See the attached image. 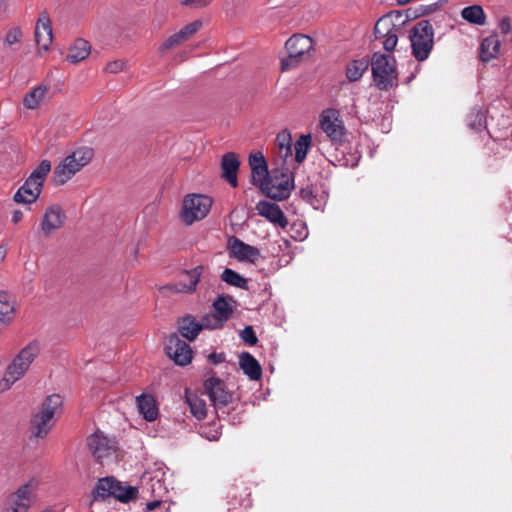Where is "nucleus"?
Returning <instances> with one entry per match:
<instances>
[{
  "mask_svg": "<svg viewBox=\"0 0 512 512\" xmlns=\"http://www.w3.org/2000/svg\"><path fill=\"white\" fill-rule=\"evenodd\" d=\"M6 248L3 246H0V263L4 260L6 256Z\"/></svg>",
  "mask_w": 512,
  "mask_h": 512,
  "instance_id": "obj_56",
  "label": "nucleus"
},
{
  "mask_svg": "<svg viewBox=\"0 0 512 512\" xmlns=\"http://www.w3.org/2000/svg\"><path fill=\"white\" fill-rule=\"evenodd\" d=\"M240 338L243 342L249 345H255L258 342V338L252 328V326H246L240 333Z\"/></svg>",
  "mask_w": 512,
  "mask_h": 512,
  "instance_id": "obj_45",
  "label": "nucleus"
},
{
  "mask_svg": "<svg viewBox=\"0 0 512 512\" xmlns=\"http://www.w3.org/2000/svg\"><path fill=\"white\" fill-rule=\"evenodd\" d=\"M39 352L40 347L36 341H32L25 346L8 365L4 377L0 382V389H9L16 381L21 379L28 371Z\"/></svg>",
  "mask_w": 512,
  "mask_h": 512,
  "instance_id": "obj_2",
  "label": "nucleus"
},
{
  "mask_svg": "<svg viewBox=\"0 0 512 512\" xmlns=\"http://www.w3.org/2000/svg\"><path fill=\"white\" fill-rule=\"evenodd\" d=\"M65 219L66 215L63 209L59 205H51L45 211L41 229L46 235H49L54 230L62 227Z\"/></svg>",
  "mask_w": 512,
  "mask_h": 512,
  "instance_id": "obj_22",
  "label": "nucleus"
},
{
  "mask_svg": "<svg viewBox=\"0 0 512 512\" xmlns=\"http://www.w3.org/2000/svg\"><path fill=\"white\" fill-rule=\"evenodd\" d=\"M285 48L288 52V57L281 60L283 71L296 66L302 57L312 50L313 40L307 35L295 34L286 41Z\"/></svg>",
  "mask_w": 512,
  "mask_h": 512,
  "instance_id": "obj_8",
  "label": "nucleus"
},
{
  "mask_svg": "<svg viewBox=\"0 0 512 512\" xmlns=\"http://www.w3.org/2000/svg\"><path fill=\"white\" fill-rule=\"evenodd\" d=\"M398 31H399V27L397 26L395 28V30H392L391 33H389L383 40L382 42V45H383V48L387 51V52H391L395 49L396 45H397V42H398Z\"/></svg>",
  "mask_w": 512,
  "mask_h": 512,
  "instance_id": "obj_44",
  "label": "nucleus"
},
{
  "mask_svg": "<svg viewBox=\"0 0 512 512\" xmlns=\"http://www.w3.org/2000/svg\"><path fill=\"white\" fill-rule=\"evenodd\" d=\"M212 198L203 194H189L182 204L180 218L186 225H191L202 220L209 213L212 206Z\"/></svg>",
  "mask_w": 512,
  "mask_h": 512,
  "instance_id": "obj_6",
  "label": "nucleus"
},
{
  "mask_svg": "<svg viewBox=\"0 0 512 512\" xmlns=\"http://www.w3.org/2000/svg\"><path fill=\"white\" fill-rule=\"evenodd\" d=\"M42 187L39 183H35L30 179H26L25 183L18 189L14 195L17 203L30 204L33 203L40 195Z\"/></svg>",
  "mask_w": 512,
  "mask_h": 512,
  "instance_id": "obj_26",
  "label": "nucleus"
},
{
  "mask_svg": "<svg viewBox=\"0 0 512 512\" xmlns=\"http://www.w3.org/2000/svg\"><path fill=\"white\" fill-rule=\"evenodd\" d=\"M204 328V318L198 322L195 317L187 315L178 322L179 334L189 341H193Z\"/></svg>",
  "mask_w": 512,
  "mask_h": 512,
  "instance_id": "obj_24",
  "label": "nucleus"
},
{
  "mask_svg": "<svg viewBox=\"0 0 512 512\" xmlns=\"http://www.w3.org/2000/svg\"><path fill=\"white\" fill-rule=\"evenodd\" d=\"M159 504H160V501H159V500H154V501L148 502V503L146 504L145 510H146V511H152V510H154V509H155Z\"/></svg>",
  "mask_w": 512,
  "mask_h": 512,
  "instance_id": "obj_52",
  "label": "nucleus"
},
{
  "mask_svg": "<svg viewBox=\"0 0 512 512\" xmlns=\"http://www.w3.org/2000/svg\"><path fill=\"white\" fill-rule=\"evenodd\" d=\"M294 188V176L292 173H281V177L275 175L271 177L268 184H265L263 193L269 198L276 200H284L290 196Z\"/></svg>",
  "mask_w": 512,
  "mask_h": 512,
  "instance_id": "obj_13",
  "label": "nucleus"
},
{
  "mask_svg": "<svg viewBox=\"0 0 512 512\" xmlns=\"http://www.w3.org/2000/svg\"><path fill=\"white\" fill-rule=\"evenodd\" d=\"M320 127L333 142L340 143L345 136V127L335 109H326L320 115Z\"/></svg>",
  "mask_w": 512,
  "mask_h": 512,
  "instance_id": "obj_10",
  "label": "nucleus"
},
{
  "mask_svg": "<svg viewBox=\"0 0 512 512\" xmlns=\"http://www.w3.org/2000/svg\"><path fill=\"white\" fill-rule=\"evenodd\" d=\"M251 175L253 184L259 187L261 191H263L265 184H268L271 179L267 164L255 166V169L251 170Z\"/></svg>",
  "mask_w": 512,
  "mask_h": 512,
  "instance_id": "obj_42",
  "label": "nucleus"
},
{
  "mask_svg": "<svg viewBox=\"0 0 512 512\" xmlns=\"http://www.w3.org/2000/svg\"><path fill=\"white\" fill-rule=\"evenodd\" d=\"M310 145H311V135L310 134H302L296 140V142L294 144V148H295V161L297 163H301L305 160Z\"/></svg>",
  "mask_w": 512,
  "mask_h": 512,
  "instance_id": "obj_39",
  "label": "nucleus"
},
{
  "mask_svg": "<svg viewBox=\"0 0 512 512\" xmlns=\"http://www.w3.org/2000/svg\"><path fill=\"white\" fill-rule=\"evenodd\" d=\"M436 3L432 5H422L418 10L412 11V9H408L406 11V18L404 20H400L403 16L402 12L396 11L391 12L389 14H386L382 16L375 24L374 27V35L376 39L385 38L389 33L392 32V30H395V28L398 26V24L393 23L392 18L395 17L396 21L399 22V24H404L406 21L410 19L417 18L421 15L430 14L434 11L436 7Z\"/></svg>",
  "mask_w": 512,
  "mask_h": 512,
  "instance_id": "obj_7",
  "label": "nucleus"
},
{
  "mask_svg": "<svg viewBox=\"0 0 512 512\" xmlns=\"http://www.w3.org/2000/svg\"><path fill=\"white\" fill-rule=\"evenodd\" d=\"M184 399L189 406L191 414L198 420H203L207 415L206 403L191 389L186 388L184 391Z\"/></svg>",
  "mask_w": 512,
  "mask_h": 512,
  "instance_id": "obj_29",
  "label": "nucleus"
},
{
  "mask_svg": "<svg viewBox=\"0 0 512 512\" xmlns=\"http://www.w3.org/2000/svg\"><path fill=\"white\" fill-rule=\"evenodd\" d=\"M204 267L198 265L190 270H183L179 274L175 289L181 293H193L196 291L197 284L199 283Z\"/></svg>",
  "mask_w": 512,
  "mask_h": 512,
  "instance_id": "obj_18",
  "label": "nucleus"
},
{
  "mask_svg": "<svg viewBox=\"0 0 512 512\" xmlns=\"http://www.w3.org/2000/svg\"><path fill=\"white\" fill-rule=\"evenodd\" d=\"M371 61L368 58L364 57L361 59H355L349 62L346 66L345 74L347 79L350 82H356L360 80L363 74L369 68Z\"/></svg>",
  "mask_w": 512,
  "mask_h": 512,
  "instance_id": "obj_31",
  "label": "nucleus"
},
{
  "mask_svg": "<svg viewBox=\"0 0 512 512\" xmlns=\"http://www.w3.org/2000/svg\"><path fill=\"white\" fill-rule=\"evenodd\" d=\"M258 214L268 219L271 223L277 224L282 228L288 225L287 218L285 217L282 209L276 203L262 200L256 205Z\"/></svg>",
  "mask_w": 512,
  "mask_h": 512,
  "instance_id": "obj_20",
  "label": "nucleus"
},
{
  "mask_svg": "<svg viewBox=\"0 0 512 512\" xmlns=\"http://www.w3.org/2000/svg\"><path fill=\"white\" fill-rule=\"evenodd\" d=\"M8 6V0H0V13H5L8 10Z\"/></svg>",
  "mask_w": 512,
  "mask_h": 512,
  "instance_id": "obj_55",
  "label": "nucleus"
},
{
  "mask_svg": "<svg viewBox=\"0 0 512 512\" xmlns=\"http://www.w3.org/2000/svg\"><path fill=\"white\" fill-rule=\"evenodd\" d=\"M240 166L238 157L233 152L223 155L221 160L222 177L227 180L232 187H237V172Z\"/></svg>",
  "mask_w": 512,
  "mask_h": 512,
  "instance_id": "obj_23",
  "label": "nucleus"
},
{
  "mask_svg": "<svg viewBox=\"0 0 512 512\" xmlns=\"http://www.w3.org/2000/svg\"><path fill=\"white\" fill-rule=\"evenodd\" d=\"M412 54L421 62L429 57L433 48V28L429 20H420L410 31Z\"/></svg>",
  "mask_w": 512,
  "mask_h": 512,
  "instance_id": "obj_5",
  "label": "nucleus"
},
{
  "mask_svg": "<svg viewBox=\"0 0 512 512\" xmlns=\"http://www.w3.org/2000/svg\"><path fill=\"white\" fill-rule=\"evenodd\" d=\"M229 301H232V297L224 295L214 300L212 313L203 316L206 329L214 330L224 326L233 312Z\"/></svg>",
  "mask_w": 512,
  "mask_h": 512,
  "instance_id": "obj_9",
  "label": "nucleus"
},
{
  "mask_svg": "<svg viewBox=\"0 0 512 512\" xmlns=\"http://www.w3.org/2000/svg\"><path fill=\"white\" fill-rule=\"evenodd\" d=\"M91 51V46L88 41L84 39H77L73 46L69 49L67 60L70 63H78L84 60Z\"/></svg>",
  "mask_w": 512,
  "mask_h": 512,
  "instance_id": "obj_32",
  "label": "nucleus"
},
{
  "mask_svg": "<svg viewBox=\"0 0 512 512\" xmlns=\"http://www.w3.org/2000/svg\"><path fill=\"white\" fill-rule=\"evenodd\" d=\"M275 144L279 150V154L284 160L292 157V137L289 131L283 130L279 132L275 139Z\"/></svg>",
  "mask_w": 512,
  "mask_h": 512,
  "instance_id": "obj_36",
  "label": "nucleus"
},
{
  "mask_svg": "<svg viewBox=\"0 0 512 512\" xmlns=\"http://www.w3.org/2000/svg\"><path fill=\"white\" fill-rule=\"evenodd\" d=\"M461 16L463 19L468 21L469 23L475 25H484L486 22V15L483 8L479 5H472L465 7L461 11Z\"/></svg>",
  "mask_w": 512,
  "mask_h": 512,
  "instance_id": "obj_35",
  "label": "nucleus"
},
{
  "mask_svg": "<svg viewBox=\"0 0 512 512\" xmlns=\"http://www.w3.org/2000/svg\"><path fill=\"white\" fill-rule=\"evenodd\" d=\"M93 149L89 147H80L66 156L53 171V181L57 185H64L77 172L86 166L93 158Z\"/></svg>",
  "mask_w": 512,
  "mask_h": 512,
  "instance_id": "obj_3",
  "label": "nucleus"
},
{
  "mask_svg": "<svg viewBox=\"0 0 512 512\" xmlns=\"http://www.w3.org/2000/svg\"><path fill=\"white\" fill-rule=\"evenodd\" d=\"M419 70H420L419 65H415L414 72H412L411 75L406 79L405 83L409 84L416 77V75L419 72Z\"/></svg>",
  "mask_w": 512,
  "mask_h": 512,
  "instance_id": "obj_54",
  "label": "nucleus"
},
{
  "mask_svg": "<svg viewBox=\"0 0 512 512\" xmlns=\"http://www.w3.org/2000/svg\"><path fill=\"white\" fill-rule=\"evenodd\" d=\"M62 398L58 394L49 395L42 403L40 411L31 419V434L37 438H45L54 425V416L62 408Z\"/></svg>",
  "mask_w": 512,
  "mask_h": 512,
  "instance_id": "obj_4",
  "label": "nucleus"
},
{
  "mask_svg": "<svg viewBox=\"0 0 512 512\" xmlns=\"http://www.w3.org/2000/svg\"><path fill=\"white\" fill-rule=\"evenodd\" d=\"M213 0H182L181 3L191 9H199L206 7Z\"/></svg>",
  "mask_w": 512,
  "mask_h": 512,
  "instance_id": "obj_47",
  "label": "nucleus"
},
{
  "mask_svg": "<svg viewBox=\"0 0 512 512\" xmlns=\"http://www.w3.org/2000/svg\"><path fill=\"white\" fill-rule=\"evenodd\" d=\"M202 22L200 20H194L181 28L178 32L172 34L166 41L161 45L160 51L174 48L189 40L198 30L201 28Z\"/></svg>",
  "mask_w": 512,
  "mask_h": 512,
  "instance_id": "obj_19",
  "label": "nucleus"
},
{
  "mask_svg": "<svg viewBox=\"0 0 512 512\" xmlns=\"http://www.w3.org/2000/svg\"><path fill=\"white\" fill-rule=\"evenodd\" d=\"M500 53V40L497 34L484 38L480 45V59L488 62L496 58Z\"/></svg>",
  "mask_w": 512,
  "mask_h": 512,
  "instance_id": "obj_30",
  "label": "nucleus"
},
{
  "mask_svg": "<svg viewBox=\"0 0 512 512\" xmlns=\"http://www.w3.org/2000/svg\"><path fill=\"white\" fill-rule=\"evenodd\" d=\"M165 352L179 366L189 364L193 358V352L189 344L181 340L176 333L167 338Z\"/></svg>",
  "mask_w": 512,
  "mask_h": 512,
  "instance_id": "obj_11",
  "label": "nucleus"
},
{
  "mask_svg": "<svg viewBox=\"0 0 512 512\" xmlns=\"http://www.w3.org/2000/svg\"><path fill=\"white\" fill-rule=\"evenodd\" d=\"M116 478L114 476H107L100 478L92 490L93 500L97 502H104L111 498L112 491L116 487Z\"/></svg>",
  "mask_w": 512,
  "mask_h": 512,
  "instance_id": "obj_28",
  "label": "nucleus"
},
{
  "mask_svg": "<svg viewBox=\"0 0 512 512\" xmlns=\"http://www.w3.org/2000/svg\"><path fill=\"white\" fill-rule=\"evenodd\" d=\"M230 255L242 262L255 263L260 257V250L257 247L246 244L236 236L228 240Z\"/></svg>",
  "mask_w": 512,
  "mask_h": 512,
  "instance_id": "obj_17",
  "label": "nucleus"
},
{
  "mask_svg": "<svg viewBox=\"0 0 512 512\" xmlns=\"http://www.w3.org/2000/svg\"><path fill=\"white\" fill-rule=\"evenodd\" d=\"M47 92L46 86H38L27 93L23 99V104L28 109H35Z\"/></svg>",
  "mask_w": 512,
  "mask_h": 512,
  "instance_id": "obj_40",
  "label": "nucleus"
},
{
  "mask_svg": "<svg viewBox=\"0 0 512 512\" xmlns=\"http://www.w3.org/2000/svg\"><path fill=\"white\" fill-rule=\"evenodd\" d=\"M203 435L209 441H217L220 438L221 433L218 430H214L211 432H203Z\"/></svg>",
  "mask_w": 512,
  "mask_h": 512,
  "instance_id": "obj_51",
  "label": "nucleus"
},
{
  "mask_svg": "<svg viewBox=\"0 0 512 512\" xmlns=\"http://www.w3.org/2000/svg\"><path fill=\"white\" fill-rule=\"evenodd\" d=\"M124 65H125L124 61L115 60V61L109 62L106 65L105 71L108 73H118L123 70Z\"/></svg>",
  "mask_w": 512,
  "mask_h": 512,
  "instance_id": "obj_48",
  "label": "nucleus"
},
{
  "mask_svg": "<svg viewBox=\"0 0 512 512\" xmlns=\"http://www.w3.org/2000/svg\"><path fill=\"white\" fill-rule=\"evenodd\" d=\"M37 487V482L30 480L20 486L17 491L7 499L3 512H27L31 505L32 491Z\"/></svg>",
  "mask_w": 512,
  "mask_h": 512,
  "instance_id": "obj_14",
  "label": "nucleus"
},
{
  "mask_svg": "<svg viewBox=\"0 0 512 512\" xmlns=\"http://www.w3.org/2000/svg\"><path fill=\"white\" fill-rule=\"evenodd\" d=\"M136 404L139 410V413L143 416V418L152 422L157 419L159 410L156 405V401L152 395L141 394L136 397Z\"/></svg>",
  "mask_w": 512,
  "mask_h": 512,
  "instance_id": "obj_27",
  "label": "nucleus"
},
{
  "mask_svg": "<svg viewBox=\"0 0 512 512\" xmlns=\"http://www.w3.org/2000/svg\"><path fill=\"white\" fill-rule=\"evenodd\" d=\"M208 358L211 361V363L220 364L225 361V354L224 353H211Z\"/></svg>",
  "mask_w": 512,
  "mask_h": 512,
  "instance_id": "obj_50",
  "label": "nucleus"
},
{
  "mask_svg": "<svg viewBox=\"0 0 512 512\" xmlns=\"http://www.w3.org/2000/svg\"><path fill=\"white\" fill-rule=\"evenodd\" d=\"M15 312L14 301L7 292H0V321L9 322Z\"/></svg>",
  "mask_w": 512,
  "mask_h": 512,
  "instance_id": "obj_38",
  "label": "nucleus"
},
{
  "mask_svg": "<svg viewBox=\"0 0 512 512\" xmlns=\"http://www.w3.org/2000/svg\"><path fill=\"white\" fill-rule=\"evenodd\" d=\"M498 27L502 34L506 35L511 30V23L508 17H504L499 21Z\"/></svg>",
  "mask_w": 512,
  "mask_h": 512,
  "instance_id": "obj_49",
  "label": "nucleus"
},
{
  "mask_svg": "<svg viewBox=\"0 0 512 512\" xmlns=\"http://www.w3.org/2000/svg\"><path fill=\"white\" fill-rule=\"evenodd\" d=\"M486 112V109L483 107H473L466 116V125L470 130L476 133L484 132V137H487L485 146L496 155L498 153L495 150L497 142L491 138V135L487 130Z\"/></svg>",
  "mask_w": 512,
  "mask_h": 512,
  "instance_id": "obj_12",
  "label": "nucleus"
},
{
  "mask_svg": "<svg viewBox=\"0 0 512 512\" xmlns=\"http://www.w3.org/2000/svg\"><path fill=\"white\" fill-rule=\"evenodd\" d=\"M35 40L40 49L48 50L53 40V29L47 13H43L35 27Z\"/></svg>",
  "mask_w": 512,
  "mask_h": 512,
  "instance_id": "obj_21",
  "label": "nucleus"
},
{
  "mask_svg": "<svg viewBox=\"0 0 512 512\" xmlns=\"http://www.w3.org/2000/svg\"><path fill=\"white\" fill-rule=\"evenodd\" d=\"M138 489L133 486H124L122 482L116 480V487L112 491L111 498L117 499L122 503H127L137 497Z\"/></svg>",
  "mask_w": 512,
  "mask_h": 512,
  "instance_id": "obj_34",
  "label": "nucleus"
},
{
  "mask_svg": "<svg viewBox=\"0 0 512 512\" xmlns=\"http://www.w3.org/2000/svg\"><path fill=\"white\" fill-rule=\"evenodd\" d=\"M22 217H23V213L21 211H19V210H16L12 214V221L14 223H17V222H19L22 219Z\"/></svg>",
  "mask_w": 512,
  "mask_h": 512,
  "instance_id": "obj_53",
  "label": "nucleus"
},
{
  "mask_svg": "<svg viewBox=\"0 0 512 512\" xmlns=\"http://www.w3.org/2000/svg\"><path fill=\"white\" fill-rule=\"evenodd\" d=\"M370 65L373 82L379 90L388 91L398 86V72L393 56L375 52Z\"/></svg>",
  "mask_w": 512,
  "mask_h": 512,
  "instance_id": "obj_1",
  "label": "nucleus"
},
{
  "mask_svg": "<svg viewBox=\"0 0 512 512\" xmlns=\"http://www.w3.org/2000/svg\"><path fill=\"white\" fill-rule=\"evenodd\" d=\"M23 36L22 30L20 27H13L7 31L4 39L2 40L3 45L12 46L16 43H19Z\"/></svg>",
  "mask_w": 512,
  "mask_h": 512,
  "instance_id": "obj_43",
  "label": "nucleus"
},
{
  "mask_svg": "<svg viewBox=\"0 0 512 512\" xmlns=\"http://www.w3.org/2000/svg\"><path fill=\"white\" fill-rule=\"evenodd\" d=\"M264 164H267V162L261 152H255L249 156L251 170L255 169V166H263Z\"/></svg>",
  "mask_w": 512,
  "mask_h": 512,
  "instance_id": "obj_46",
  "label": "nucleus"
},
{
  "mask_svg": "<svg viewBox=\"0 0 512 512\" xmlns=\"http://www.w3.org/2000/svg\"><path fill=\"white\" fill-rule=\"evenodd\" d=\"M221 280L233 287L248 290V280L233 269L225 268Z\"/></svg>",
  "mask_w": 512,
  "mask_h": 512,
  "instance_id": "obj_37",
  "label": "nucleus"
},
{
  "mask_svg": "<svg viewBox=\"0 0 512 512\" xmlns=\"http://www.w3.org/2000/svg\"><path fill=\"white\" fill-rule=\"evenodd\" d=\"M204 389L215 408L225 407L232 400V394L226 390L225 383L217 377L207 378Z\"/></svg>",
  "mask_w": 512,
  "mask_h": 512,
  "instance_id": "obj_16",
  "label": "nucleus"
},
{
  "mask_svg": "<svg viewBox=\"0 0 512 512\" xmlns=\"http://www.w3.org/2000/svg\"><path fill=\"white\" fill-rule=\"evenodd\" d=\"M239 366L243 373L252 381H257L262 376L260 363L249 352H242L239 354Z\"/></svg>",
  "mask_w": 512,
  "mask_h": 512,
  "instance_id": "obj_25",
  "label": "nucleus"
},
{
  "mask_svg": "<svg viewBox=\"0 0 512 512\" xmlns=\"http://www.w3.org/2000/svg\"><path fill=\"white\" fill-rule=\"evenodd\" d=\"M300 198L311 205L314 209H320L326 202L327 195H318L312 186H306L299 191Z\"/></svg>",
  "mask_w": 512,
  "mask_h": 512,
  "instance_id": "obj_33",
  "label": "nucleus"
},
{
  "mask_svg": "<svg viewBox=\"0 0 512 512\" xmlns=\"http://www.w3.org/2000/svg\"><path fill=\"white\" fill-rule=\"evenodd\" d=\"M50 171H51V162L47 159H44L31 172L28 179L32 180L35 183H39L40 186L43 187L44 181Z\"/></svg>",
  "mask_w": 512,
  "mask_h": 512,
  "instance_id": "obj_41",
  "label": "nucleus"
},
{
  "mask_svg": "<svg viewBox=\"0 0 512 512\" xmlns=\"http://www.w3.org/2000/svg\"><path fill=\"white\" fill-rule=\"evenodd\" d=\"M357 160H359V158H357ZM357 162H358V161H356L355 163H352V167H353V166H355V165H357Z\"/></svg>",
  "mask_w": 512,
  "mask_h": 512,
  "instance_id": "obj_57",
  "label": "nucleus"
},
{
  "mask_svg": "<svg viewBox=\"0 0 512 512\" xmlns=\"http://www.w3.org/2000/svg\"><path fill=\"white\" fill-rule=\"evenodd\" d=\"M88 447L92 454L98 459L110 457L116 452L117 441L113 437H108L102 431H95L87 440Z\"/></svg>",
  "mask_w": 512,
  "mask_h": 512,
  "instance_id": "obj_15",
  "label": "nucleus"
}]
</instances>
